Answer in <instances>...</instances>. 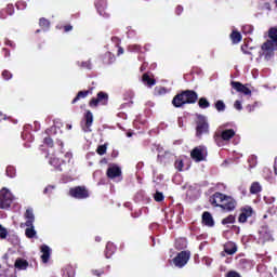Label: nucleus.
Wrapping results in <instances>:
<instances>
[{
  "mask_svg": "<svg viewBox=\"0 0 277 277\" xmlns=\"http://www.w3.org/2000/svg\"><path fill=\"white\" fill-rule=\"evenodd\" d=\"M209 202L212 207L221 209L223 213H233L237 209V199L220 192L211 195Z\"/></svg>",
  "mask_w": 277,
  "mask_h": 277,
  "instance_id": "nucleus-1",
  "label": "nucleus"
},
{
  "mask_svg": "<svg viewBox=\"0 0 277 277\" xmlns=\"http://www.w3.org/2000/svg\"><path fill=\"white\" fill-rule=\"evenodd\" d=\"M268 39L261 45L260 57H264L266 62L273 60L277 51V26L271 27L267 31Z\"/></svg>",
  "mask_w": 277,
  "mask_h": 277,
  "instance_id": "nucleus-2",
  "label": "nucleus"
},
{
  "mask_svg": "<svg viewBox=\"0 0 277 277\" xmlns=\"http://www.w3.org/2000/svg\"><path fill=\"white\" fill-rule=\"evenodd\" d=\"M196 103H198V93L194 90L181 91L172 100L173 107L177 109L185 105H196Z\"/></svg>",
  "mask_w": 277,
  "mask_h": 277,
  "instance_id": "nucleus-3",
  "label": "nucleus"
},
{
  "mask_svg": "<svg viewBox=\"0 0 277 277\" xmlns=\"http://www.w3.org/2000/svg\"><path fill=\"white\" fill-rule=\"evenodd\" d=\"M237 132L234 129L216 130L213 134V140L216 146H224V142H230Z\"/></svg>",
  "mask_w": 277,
  "mask_h": 277,
  "instance_id": "nucleus-4",
  "label": "nucleus"
},
{
  "mask_svg": "<svg viewBox=\"0 0 277 277\" xmlns=\"http://www.w3.org/2000/svg\"><path fill=\"white\" fill-rule=\"evenodd\" d=\"M202 135H209V121L207 117L200 115L196 121V137L201 140Z\"/></svg>",
  "mask_w": 277,
  "mask_h": 277,
  "instance_id": "nucleus-5",
  "label": "nucleus"
},
{
  "mask_svg": "<svg viewBox=\"0 0 277 277\" xmlns=\"http://www.w3.org/2000/svg\"><path fill=\"white\" fill-rule=\"evenodd\" d=\"M14 197L12 193L8 188H2L0 190V209H10L12 207V202Z\"/></svg>",
  "mask_w": 277,
  "mask_h": 277,
  "instance_id": "nucleus-6",
  "label": "nucleus"
},
{
  "mask_svg": "<svg viewBox=\"0 0 277 277\" xmlns=\"http://www.w3.org/2000/svg\"><path fill=\"white\" fill-rule=\"evenodd\" d=\"M69 196L77 200H85V198H90V192L85 186H75L69 189Z\"/></svg>",
  "mask_w": 277,
  "mask_h": 277,
  "instance_id": "nucleus-7",
  "label": "nucleus"
},
{
  "mask_svg": "<svg viewBox=\"0 0 277 277\" xmlns=\"http://www.w3.org/2000/svg\"><path fill=\"white\" fill-rule=\"evenodd\" d=\"M190 157L196 163H200V161H207V147L197 146L190 151Z\"/></svg>",
  "mask_w": 277,
  "mask_h": 277,
  "instance_id": "nucleus-8",
  "label": "nucleus"
},
{
  "mask_svg": "<svg viewBox=\"0 0 277 277\" xmlns=\"http://www.w3.org/2000/svg\"><path fill=\"white\" fill-rule=\"evenodd\" d=\"M192 258L190 251H181L177 253V255L173 259V263L175 267H185L186 263L189 262V259Z\"/></svg>",
  "mask_w": 277,
  "mask_h": 277,
  "instance_id": "nucleus-9",
  "label": "nucleus"
},
{
  "mask_svg": "<svg viewBox=\"0 0 277 277\" xmlns=\"http://www.w3.org/2000/svg\"><path fill=\"white\" fill-rule=\"evenodd\" d=\"M109 95L103 91L97 93V97H92L89 102V107H98V105H107Z\"/></svg>",
  "mask_w": 277,
  "mask_h": 277,
  "instance_id": "nucleus-10",
  "label": "nucleus"
},
{
  "mask_svg": "<svg viewBox=\"0 0 277 277\" xmlns=\"http://www.w3.org/2000/svg\"><path fill=\"white\" fill-rule=\"evenodd\" d=\"M254 214V209L250 206H246L240 208V214L238 216L239 224H246L248 222V217H252Z\"/></svg>",
  "mask_w": 277,
  "mask_h": 277,
  "instance_id": "nucleus-11",
  "label": "nucleus"
},
{
  "mask_svg": "<svg viewBox=\"0 0 277 277\" xmlns=\"http://www.w3.org/2000/svg\"><path fill=\"white\" fill-rule=\"evenodd\" d=\"M230 85L234 90H236V92H239L240 94H245V96L252 95V91L250 90V88H248V84H243L239 81H232Z\"/></svg>",
  "mask_w": 277,
  "mask_h": 277,
  "instance_id": "nucleus-12",
  "label": "nucleus"
},
{
  "mask_svg": "<svg viewBox=\"0 0 277 277\" xmlns=\"http://www.w3.org/2000/svg\"><path fill=\"white\" fill-rule=\"evenodd\" d=\"M84 126L82 127L85 133L92 132V124H94V115L90 110H85L84 116Z\"/></svg>",
  "mask_w": 277,
  "mask_h": 277,
  "instance_id": "nucleus-13",
  "label": "nucleus"
},
{
  "mask_svg": "<svg viewBox=\"0 0 277 277\" xmlns=\"http://www.w3.org/2000/svg\"><path fill=\"white\" fill-rule=\"evenodd\" d=\"M107 179L114 181V179H122V169L118 164H113L106 171Z\"/></svg>",
  "mask_w": 277,
  "mask_h": 277,
  "instance_id": "nucleus-14",
  "label": "nucleus"
},
{
  "mask_svg": "<svg viewBox=\"0 0 277 277\" xmlns=\"http://www.w3.org/2000/svg\"><path fill=\"white\" fill-rule=\"evenodd\" d=\"M100 16L109 18V12H107V0H96L94 3Z\"/></svg>",
  "mask_w": 277,
  "mask_h": 277,
  "instance_id": "nucleus-15",
  "label": "nucleus"
},
{
  "mask_svg": "<svg viewBox=\"0 0 277 277\" xmlns=\"http://www.w3.org/2000/svg\"><path fill=\"white\" fill-rule=\"evenodd\" d=\"M201 224L203 226H208V228H213L215 226V220H213V215L209 211H205L201 216Z\"/></svg>",
  "mask_w": 277,
  "mask_h": 277,
  "instance_id": "nucleus-16",
  "label": "nucleus"
},
{
  "mask_svg": "<svg viewBox=\"0 0 277 277\" xmlns=\"http://www.w3.org/2000/svg\"><path fill=\"white\" fill-rule=\"evenodd\" d=\"M94 92V87L89 88L84 91H79L75 98L71 101V105H75L78 101H81V98H88V96L92 95Z\"/></svg>",
  "mask_w": 277,
  "mask_h": 277,
  "instance_id": "nucleus-17",
  "label": "nucleus"
},
{
  "mask_svg": "<svg viewBox=\"0 0 277 277\" xmlns=\"http://www.w3.org/2000/svg\"><path fill=\"white\" fill-rule=\"evenodd\" d=\"M26 220L25 226H31L36 222V215H34V209L28 208L24 214Z\"/></svg>",
  "mask_w": 277,
  "mask_h": 277,
  "instance_id": "nucleus-18",
  "label": "nucleus"
},
{
  "mask_svg": "<svg viewBox=\"0 0 277 277\" xmlns=\"http://www.w3.org/2000/svg\"><path fill=\"white\" fill-rule=\"evenodd\" d=\"M40 250L42 252V255H41L42 263H49V259H51V248L47 245H42Z\"/></svg>",
  "mask_w": 277,
  "mask_h": 277,
  "instance_id": "nucleus-19",
  "label": "nucleus"
},
{
  "mask_svg": "<svg viewBox=\"0 0 277 277\" xmlns=\"http://www.w3.org/2000/svg\"><path fill=\"white\" fill-rule=\"evenodd\" d=\"M64 162V160H61L57 157H51L49 160L50 166H52L54 170H57L58 172H62V163Z\"/></svg>",
  "mask_w": 277,
  "mask_h": 277,
  "instance_id": "nucleus-20",
  "label": "nucleus"
},
{
  "mask_svg": "<svg viewBox=\"0 0 277 277\" xmlns=\"http://www.w3.org/2000/svg\"><path fill=\"white\" fill-rule=\"evenodd\" d=\"M102 62L106 66H109L110 64H114L116 62V56L111 52H106L102 56Z\"/></svg>",
  "mask_w": 277,
  "mask_h": 277,
  "instance_id": "nucleus-21",
  "label": "nucleus"
},
{
  "mask_svg": "<svg viewBox=\"0 0 277 277\" xmlns=\"http://www.w3.org/2000/svg\"><path fill=\"white\" fill-rule=\"evenodd\" d=\"M142 81L148 88H153V85H156L157 83V80H155V78H150V75H148V72L143 74Z\"/></svg>",
  "mask_w": 277,
  "mask_h": 277,
  "instance_id": "nucleus-22",
  "label": "nucleus"
},
{
  "mask_svg": "<svg viewBox=\"0 0 277 277\" xmlns=\"http://www.w3.org/2000/svg\"><path fill=\"white\" fill-rule=\"evenodd\" d=\"M224 252L225 254L233 255L237 252V245L235 242H227L224 246Z\"/></svg>",
  "mask_w": 277,
  "mask_h": 277,
  "instance_id": "nucleus-23",
  "label": "nucleus"
},
{
  "mask_svg": "<svg viewBox=\"0 0 277 277\" xmlns=\"http://www.w3.org/2000/svg\"><path fill=\"white\" fill-rule=\"evenodd\" d=\"M14 267L15 269H27V267H29V262H27L25 259L18 258L15 261Z\"/></svg>",
  "mask_w": 277,
  "mask_h": 277,
  "instance_id": "nucleus-24",
  "label": "nucleus"
},
{
  "mask_svg": "<svg viewBox=\"0 0 277 277\" xmlns=\"http://www.w3.org/2000/svg\"><path fill=\"white\" fill-rule=\"evenodd\" d=\"M263 187L259 182H253L250 186V194H261Z\"/></svg>",
  "mask_w": 277,
  "mask_h": 277,
  "instance_id": "nucleus-25",
  "label": "nucleus"
},
{
  "mask_svg": "<svg viewBox=\"0 0 277 277\" xmlns=\"http://www.w3.org/2000/svg\"><path fill=\"white\" fill-rule=\"evenodd\" d=\"M230 39H232L234 44H239V41L241 40V32L237 31V30H234L230 34Z\"/></svg>",
  "mask_w": 277,
  "mask_h": 277,
  "instance_id": "nucleus-26",
  "label": "nucleus"
},
{
  "mask_svg": "<svg viewBox=\"0 0 277 277\" xmlns=\"http://www.w3.org/2000/svg\"><path fill=\"white\" fill-rule=\"evenodd\" d=\"M25 235L28 239H34V237H36V229L34 225L27 226V228L25 229Z\"/></svg>",
  "mask_w": 277,
  "mask_h": 277,
  "instance_id": "nucleus-27",
  "label": "nucleus"
},
{
  "mask_svg": "<svg viewBox=\"0 0 277 277\" xmlns=\"http://www.w3.org/2000/svg\"><path fill=\"white\" fill-rule=\"evenodd\" d=\"M198 105L200 109H208V107H211V103H209V100H207V97H200L198 101Z\"/></svg>",
  "mask_w": 277,
  "mask_h": 277,
  "instance_id": "nucleus-28",
  "label": "nucleus"
},
{
  "mask_svg": "<svg viewBox=\"0 0 277 277\" xmlns=\"http://www.w3.org/2000/svg\"><path fill=\"white\" fill-rule=\"evenodd\" d=\"M63 277H75V269L72 266H66L63 269Z\"/></svg>",
  "mask_w": 277,
  "mask_h": 277,
  "instance_id": "nucleus-29",
  "label": "nucleus"
},
{
  "mask_svg": "<svg viewBox=\"0 0 277 277\" xmlns=\"http://www.w3.org/2000/svg\"><path fill=\"white\" fill-rule=\"evenodd\" d=\"M235 222H236L235 215L229 214L228 216H226L221 221V224H223V226H226V224H235Z\"/></svg>",
  "mask_w": 277,
  "mask_h": 277,
  "instance_id": "nucleus-30",
  "label": "nucleus"
},
{
  "mask_svg": "<svg viewBox=\"0 0 277 277\" xmlns=\"http://www.w3.org/2000/svg\"><path fill=\"white\" fill-rule=\"evenodd\" d=\"M214 107L216 111H226V104L222 100L216 101Z\"/></svg>",
  "mask_w": 277,
  "mask_h": 277,
  "instance_id": "nucleus-31",
  "label": "nucleus"
},
{
  "mask_svg": "<svg viewBox=\"0 0 277 277\" xmlns=\"http://www.w3.org/2000/svg\"><path fill=\"white\" fill-rule=\"evenodd\" d=\"M39 26L41 27V29H49L51 27V22H49V19L41 17L39 19Z\"/></svg>",
  "mask_w": 277,
  "mask_h": 277,
  "instance_id": "nucleus-32",
  "label": "nucleus"
},
{
  "mask_svg": "<svg viewBox=\"0 0 277 277\" xmlns=\"http://www.w3.org/2000/svg\"><path fill=\"white\" fill-rule=\"evenodd\" d=\"M5 172H6V176H9L10 179H14V176H16V168L12 166H8Z\"/></svg>",
  "mask_w": 277,
  "mask_h": 277,
  "instance_id": "nucleus-33",
  "label": "nucleus"
},
{
  "mask_svg": "<svg viewBox=\"0 0 277 277\" xmlns=\"http://www.w3.org/2000/svg\"><path fill=\"white\" fill-rule=\"evenodd\" d=\"M185 167V162H183V159H177L174 162V168L177 170V172H183V168Z\"/></svg>",
  "mask_w": 277,
  "mask_h": 277,
  "instance_id": "nucleus-34",
  "label": "nucleus"
},
{
  "mask_svg": "<svg viewBox=\"0 0 277 277\" xmlns=\"http://www.w3.org/2000/svg\"><path fill=\"white\" fill-rule=\"evenodd\" d=\"M111 41L117 42V47H118L117 55H122L124 53V49L120 47V39L118 37H113Z\"/></svg>",
  "mask_w": 277,
  "mask_h": 277,
  "instance_id": "nucleus-35",
  "label": "nucleus"
},
{
  "mask_svg": "<svg viewBox=\"0 0 277 277\" xmlns=\"http://www.w3.org/2000/svg\"><path fill=\"white\" fill-rule=\"evenodd\" d=\"M96 153L97 155H105L107 153V143H105L104 145H98L96 148Z\"/></svg>",
  "mask_w": 277,
  "mask_h": 277,
  "instance_id": "nucleus-36",
  "label": "nucleus"
},
{
  "mask_svg": "<svg viewBox=\"0 0 277 277\" xmlns=\"http://www.w3.org/2000/svg\"><path fill=\"white\" fill-rule=\"evenodd\" d=\"M164 196H163V193L161 192H156V194L154 195V199L156 202H163L164 200Z\"/></svg>",
  "mask_w": 277,
  "mask_h": 277,
  "instance_id": "nucleus-37",
  "label": "nucleus"
},
{
  "mask_svg": "<svg viewBox=\"0 0 277 277\" xmlns=\"http://www.w3.org/2000/svg\"><path fill=\"white\" fill-rule=\"evenodd\" d=\"M271 238L272 235H269V233L263 234V232H260V241H262L263 243H265V241H269Z\"/></svg>",
  "mask_w": 277,
  "mask_h": 277,
  "instance_id": "nucleus-38",
  "label": "nucleus"
},
{
  "mask_svg": "<svg viewBox=\"0 0 277 277\" xmlns=\"http://www.w3.org/2000/svg\"><path fill=\"white\" fill-rule=\"evenodd\" d=\"M8 238V229L0 224V239Z\"/></svg>",
  "mask_w": 277,
  "mask_h": 277,
  "instance_id": "nucleus-39",
  "label": "nucleus"
},
{
  "mask_svg": "<svg viewBox=\"0 0 277 277\" xmlns=\"http://www.w3.org/2000/svg\"><path fill=\"white\" fill-rule=\"evenodd\" d=\"M11 78H12V72L8 69H4L2 71V79H4V81H10Z\"/></svg>",
  "mask_w": 277,
  "mask_h": 277,
  "instance_id": "nucleus-40",
  "label": "nucleus"
},
{
  "mask_svg": "<svg viewBox=\"0 0 277 277\" xmlns=\"http://www.w3.org/2000/svg\"><path fill=\"white\" fill-rule=\"evenodd\" d=\"M43 144H45V146H49V148H53V138H51L50 136L44 137Z\"/></svg>",
  "mask_w": 277,
  "mask_h": 277,
  "instance_id": "nucleus-41",
  "label": "nucleus"
},
{
  "mask_svg": "<svg viewBox=\"0 0 277 277\" xmlns=\"http://www.w3.org/2000/svg\"><path fill=\"white\" fill-rule=\"evenodd\" d=\"M243 34H252L254 31V28L251 25H246L242 27Z\"/></svg>",
  "mask_w": 277,
  "mask_h": 277,
  "instance_id": "nucleus-42",
  "label": "nucleus"
},
{
  "mask_svg": "<svg viewBox=\"0 0 277 277\" xmlns=\"http://www.w3.org/2000/svg\"><path fill=\"white\" fill-rule=\"evenodd\" d=\"M130 51H134L135 53H140V51H142V45H140V44L130 45Z\"/></svg>",
  "mask_w": 277,
  "mask_h": 277,
  "instance_id": "nucleus-43",
  "label": "nucleus"
},
{
  "mask_svg": "<svg viewBox=\"0 0 277 277\" xmlns=\"http://www.w3.org/2000/svg\"><path fill=\"white\" fill-rule=\"evenodd\" d=\"M81 68H87L88 70H92V63L90 61L82 62Z\"/></svg>",
  "mask_w": 277,
  "mask_h": 277,
  "instance_id": "nucleus-44",
  "label": "nucleus"
},
{
  "mask_svg": "<svg viewBox=\"0 0 277 277\" xmlns=\"http://www.w3.org/2000/svg\"><path fill=\"white\" fill-rule=\"evenodd\" d=\"M226 277H241V275L236 271H229Z\"/></svg>",
  "mask_w": 277,
  "mask_h": 277,
  "instance_id": "nucleus-45",
  "label": "nucleus"
},
{
  "mask_svg": "<svg viewBox=\"0 0 277 277\" xmlns=\"http://www.w3.org/2000/svg\"><path fill=\"white\" fill-rule=\"evenodd\" d=\"M53 189H55L54 185H48L44 190L43 194H52Z\"/></svg>",
  "mask_w": 277,
  "mask_h": 277,
  "instance_id": "nucleus-46",
  "label": "nucleus"
},
{
  "mask_svg": "<svg viewBox=\"0 0 277 277\" xmlns=\"http://www.w3.org/2000/svg\"><path fill=\"white\" fill-rule=\"evenodd\" d=\"M155 92H157L158 94H166V88H163V87H156L155 88Z\"/></svg>",
  "mask_w": 277,
  "mask_h": 277,
  "instance_id": "nucleus-47",
  "label": "nucleus"
},
{
  "mask_svg": "<svg viewBox=\"0 0 277 277\" xmlns=\"http://www.w3.org/2000/svg\"><path fill=\"white\" fill-rule=\"evenodd\" d=\"M255 107H259V103L258 102H255L253 105H248L247 109H248L249 113H252V111H254Z\"/></svg>",
  "mask_w": 277,
  "mask_h": 277,
  "instance_id": "nucleus-48",
  "label": "nucleus"
},
{
  "mask_svg": "<svg viewBox=\"0 0 277 277\" xmlns=\"http://www.w3.org/2000/svg\"><path fill=\"white\" fill-rule=\"evenodd\" d=\"M234 107H235V109H238V111H241V109H243V107L241 106V102H239V101H236L234 103Z\"/></svg>",
  "mask_w": 277,
  "mask_h": 277,
  "instance_id": "nucleus-49",
  "label": "nucleus"
},
{
  "mask_svg": "<svg viewBox=\"0 0 277 277\" xmlns=\"http://www.w3.org/2000/svg\"><path fill=\"white\" fill-rule=\"evenodd\" d=\"M65 161H67V163H70V159H72V153H70V151H67L66 154H65Z\"/></svg>",
  "mask_w": 277,
  "mask_h": 277,
  "instance_id": "nucleus-50",
  "label": "nucleus"
},
{
  "mask_svg": "<svg viewBox=\"0 0 277 277\" xmlns=\"http://www.w3.org/2000/svg\"><path fill=\"white\" fill-rule=\"evenodd\" d=\"M63 29H64L65 34H68V31H72V25L67 24V25L63 26Z\"/></svg>",
  "mask_w": 277,
  "mask_h": 277,
  "instance_id": "nucleus-51",
  "label": "nucleus"
},
{
  "mask_svg": "<svg viewBox=\"0 0 277 277\" xmlns=\"http://www.w3.org/2000/svg\"><path fill=\"white\" fill-rule=\"evenodd\" d=\"M175 14L177 16H181V14H183V6L182 5H177L175 9Z\"/></svg>",
  "mask_w": 277,
  "mask_h": 277,
  "instance_id": "nucleus-52",
  "label": "nucleus"
},
{
  "mask_svg": "<svg viewBox=\"0 0 277 277\" xmlns=\"http://www.w3.org/2000/svg\"><path fill=\"white\" fill-rule=\"evenodd\" d=\"M5 44H6V47H11V49H16V43H14V42L11 41V40H6V41H5Z\"/></svg>",
  "mask_w": 277,
  "mask_h": 277,
  "instance_id": "nucleus-53",
  "label": "nucleus"
},
{
  "mask_svg": "<svg viewBox=\"0 0 277 277\" xmlns=\"http://www.w3.org/2000/svg\"><path fill=\"white\" fill-rule=\"evenodd\" d=\"M93 276H103L104 272L103 271H98V269H94L92 271Z\"/></svg>",
  "mask_w": 277,
  "mask_h": 277,
  "instance_id": "nucleus-54",
  "label": "nucleus"
},
{
  "mask_svg": "<svg viewBox=\"0 0 277 277\" xmlns=\"http://www.w3.org/2000/svg\"><path fill=\"white\" fill-rule=\"evenodd\" d=\"M2 51L5 57H10V50L8 48H3Z\"/></svg>",
  "mask_w": 277,
  "mask_h": 277,
  "instance_id": "nucleus-55",
  "label": "nucleus"
},
{
  "mask_svg": "<svg viewBox=\"0 0 277 277\" xmlns=\"http://www.w3.org/2000/svg\"><path fill=\"white\" fill-rule=\"evenodd\" d=\"M274 173L277 176V157L275 158V161H274Z\"/></svg>",
  "mask_w": 277,
  "mask_h": 277,
  "instance_id": "nucleus-56",
  "label": "nucleus"
},
{
  "mask_svg": "<svg viewBox=\"0 0 277 277\" xmlns=\"http://www.w3.org/2000/svg\"><path fill=\"white\" fill-rule=\"evenodd\" d=\"M147 66H148V64L143 63L142 66H141V68H140L141 72H144V70H146V67H147Z\"/></svg>",
  "mask_w": 277,
  "mask_h": 277,
  "instance_id": "nucleus-57",
  "label": "nucleus"
},
{
  "mask_svg": "<svg viewBox=\"0 0 277 277\" xmlns=\"http://www.w3.org/2000/svg\"><path fill=\"white\" fill-rule=\"evenodd\" d=\"M109 248H114V245H111V243H107V245H106V251H108V250H109Z\"/></svg>",
  "mask_w": 277,
  "mask_h": 277,
  "instance_id": "nucleus-58",
  "label": "nucleus"
},
{
  "mask_svg": "<svg viewBox=\"0 0 277 277\" xmlns=\"http://www.w3.org/2000/svg\"><path fill=\"white\" fill-rule=\"evenodd\" d=\"M57 144H58V146H61V148H64V142L57 141Z\"/></svg>",
  "mask_w": 277,
  "mask_h": 277,
  "instance_id": "nucleus-59",
  "label": "nucleus"
},
{
  "mask_svg": "<svg viewBox=\"0 0 277 277\" xmlns=\"http://www.w3.org/2000/svg\"><path fill=\"white\" fill-rule=\"evenodd\" d=\"M111 254H114V252H110V253H109V251H107V252H106V259H109V258L111 256Z\"/></svg>",
  "mask_w": 277,
  "mask_h": 277,
  "instance_id": "nucleus-60",
  "label": "nucleus"
},
{
  "mask_svg": "<svg viewBox=\"0 0 277 277\" xmlns=\"http://www.w3.org/2000/svg\"><path fill=\"white\" fill-rule=\"evenodd\" d=\"M206 265H211V260H209V258L206 259Z\"/></svg>",
  "mask_w": 277,
  "mask_h": 277,
  "instance_id": "nucleus-61",
  "label": "nucleus"
},
{
  "mask_svg": "<svg viewBox=\"0 0 277 277\" xmlns=\"http://www.w3.org/2000/svg\"><path fill=\"white\" fill-rule=\"evenodd\" d=\"M241 51H242V53H245V55H250V52L245 51V50H243V47H241Z\"/></svg>",
  "mask_w": 277,
  "mask_h": 277,
  "instance_id": "nucleus-62",
  "label": "nucleus"
},
{
  "mask_svg": "<svg viewBox=\"0 0 277 277\" xmlns=\"http://www.w3.org/2000/svg\"><path fill=\"white\" fill-rule=\"evenodd\" d=\"M111 157H118V151H113Z\"/></svg>",
  "mask_w": 277,
  "mask_h": 277,
  "instance_id": "nucleus-63",
  "label": "nucleus"
},
{
  "mask_svg": "<svg viewBox=\"0 0 277 277\" xmlns=\"http://www.w3.org/2000/svg\"><path fill=\"white\" fill-rule=\"evenodd\" d=\"M49 133H51V129L45 130V135H49Z\"/></svg>",
  "mask_w": 277,
  "mask_h": 277,
  "instance_id": "nucleus-64",
  "label": "nucleus"
}]
</instances>
